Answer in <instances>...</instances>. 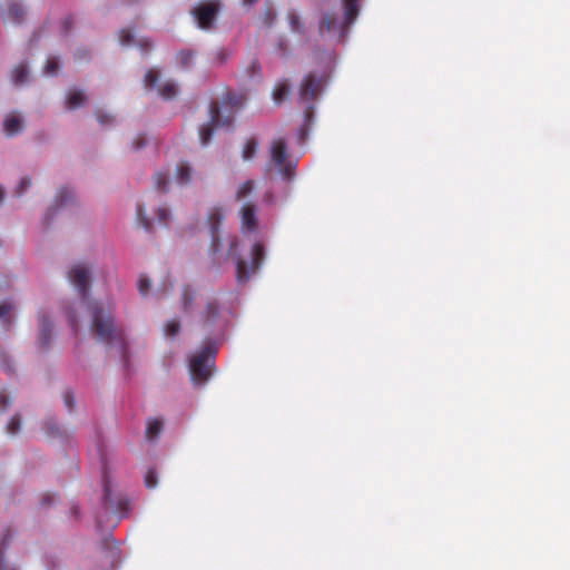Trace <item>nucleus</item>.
<instances>
[{"mask_svg":"<svg viewBox=\"0 0 570 570\" xmlns=\"http://www.w3.org/2000/svg\"><path fill=\"white\" fill-rule=\"evenodd\" d=\"M327 59H328V62H331V61H332V59H333V55H332L331 52H328V53H327Z\"/></svg>","mask_w":570,"mask_h":570,"instance_id":"5fc2aeb1","label":"nucleus"},{"mask_svg":"<svg viewBox=\"0 0 570 570\" xmlns=\"http://www.w3.org/2000/svg\"><path fill=\"white\" fill-rule=\"evenodd\" d=\"M66 315L68 317V321L71 325V327L76 331L78 327V316L73 309L67 311Z\"/></svg>","mask_w":570,"mask_h":570,"instance_id":"49530a36","label":"nucleus"},{"mask_svg":"<svg viewBox=\"0 0 570 570\" xmlns=\"http://www.w3.org/2000/svg\"><path fill=\"white\" fill-rule=\"evenodd\" d=\"M91 278L92 267L85 262H77L67 271V279L77 292L80 304L87 306L91 334L110 351H115L127 365L128 346L125 330L115 322L114 312L108 302L90 297Z\"/></svg>","mask_w":570,"mask_h":570,"instance_id":"f03ea898","label":"nucleus"},{"mask_svg":"<svg viewBox=\"0 0 570 570\" xmlns=\"http://www.w3.org/2000/svg\"><path fill=\"white\" fill-rule=\"evenodd\" d=\"M88 101L85 90L78 87H71L67 90L65 97V106L68 110H76L83 107Z\"/></svg>","mask_w":570,"mask_h":570,"instance_id":"dca6fc26","label":"nucleus"},{"mask_svg":"<svg viewBox=\"0 0 570 570\" xmlns=\"http://www.w3.org/2000/svg\"><path fill=\"white\" fill-rule=\"evenodd\" d=\"M196 292L190 286H185L181 291V308L185 313L193 311Z\"/></svg>","mask_w":570,"mask_h":570,"instance_id":"b1692460","label":"nucleus"},{"mask_svg":"<svg viewBox=\"0 0 570 570\" xmlns=\"http://www.w3.org/2000/svg\"><path fill=\"white\" fill-rule=\"evenodd\" d=\"M257 148H258V142L254 138L248 139L243 146V150H242L243 160H245V161L252 160L257 153Z\"/></svg>","mask_w":570,"mask_h":570,"instance_id":"7c9ffc66","label":"nucleus"},{"mask_svg":"<svg viewBox=\"0 0 570 570\" xmlns=\"http://www.w3.org/2000/svg\"><path fill=\"white\" fill-rule=\"evenodd\" d=\"M6 196L4 188L0 185V205L3 203Z\"/></svg>","mask_w":570,"mask_h":570,"instance_id":"3c124183","label":"nucleus"},{"mask_svg":"<svg viewBox=\"0 0 570 570\" xmlns=\"http://www.w3.org/2000/svg\"><path fill=\"white\" fill-rule=\"evenodd\" d=\"M0 9L3 22L13 26L22 24L28 16V9L21 0H4Z\"/></svg>","mask_w":570,"mask_h":570,"instance_id":"9b49d317","label":"nucleus"},{"mask_svg":"<svg viewBox=\"0 0 570 570\" xmlns=\"http://www.w3.org/2000/svg\"><path fill=\"white\" fill-rule=\"evenodd\" d=\"M102 504L106 512L124 517L128 510V502L122 495L114 492L111 480L105 468L102 471Z\"/></svg>","mask_w":570,"mask_h":570,"instance_id":"1a4fd4ad","label":"nucleus"},{"mask_svg":"<svg viewBox=\"0 0 570 570\" xmlns=\"http://www.w3.org/2000/svg\"><path fill=\"white\" fill-rule=\"evenodd\" d=\"M32 186V178L29 175H23L19 178L14 189L13 195L17 197H22Z\"/></svg>","mask_w":570,"mask_h":570,"instance_id":"cd10ccee","label":"nucleus"},{"mask_svg":"<svg viewBox=\"0 0 570 570\" xmlns=\"http://www.w3.org/2000/svg\"><path fill=\"white\" fill-rule=\"evenodd\" d=\"M196 57V52L191 49L180 50L176 56L177 63L185 69H188L193 66Z\"/></svg>","mask_w":570,"mask_h":570,"instance_id":"393cba45","label":"nucleus"},{"mask_svg":"<svg viewBox=\"0 0 570 570\" xmlns=\"http://www.w3.org/2000/svg\"><path fill=\"white\" fill-rule=\"evenodd\" d=\"M220 312L218 303L215 298H208L206 301L205 311L202 313L200 322L207 328L219 324Z\"/></svg>","mask_w":570,"mask_h":570,"instance_id":"2eb2a0df","label":"nucleus"},{"mask_svg":"<svg viewBox=\"0 0 570 570\" xmlns=\"http://www.w3.org/2000/svg\"><path fill=\"white\" fill-rule=\"evenodd\" d=\"M219 11V3L218 2H205L200 3L194 9V17L195 21L197 22V26L200 29L209 30L215 20L216 16Z\"/></svg>","mask_w":570,"mask_h":570,"instance_id":"f8f14e48","label":"nucleus"},{"mask_svg":"<svg viewBox=\"0 0 570 570\" xmlns=\"http://www.w3.org/2000/svg\"><path fill=\"white\" fill-rule=\"evenodd\" d=\"M11 81L16 86H23L30 81V70L26 63H19L13 68Z\"/></svg>","mask_w":570,"mask_h":570,"instance_id":"6ab92c4d","label":"nucleus"},{"mask_svg":"<svg viewBox=\"0 0 570 570\" xmlns=\"http://www.w3.org/2000/svg\"><path fill=\"white\" fill-rule=\"evenodd\" d=\"M145 88L155 91L157 96L166 100L176 98L179 94V85L164 75L160 69L150 68L144 78Z\"/></svg>","mask_w":570,"mask_h":570,"instance_id":"0eeeda50","label":"nucleus"},{"mask_svg":"<svg viewBox=\"0 0 570 570\" xmlns=\"http://www.w3.org/2000/svg\"><path fill=\"white\" fill-rule=\"evenodd\" d=\"M53 499H55V498H53L52 495H46V497L43 498L42 503H43V504H49V503H51V502L53 501Z\"/></svg>","mask_w":570,"mask_h":570,"instance_id":"603ef678","label":"nucleus"},{"mask_svg":"<svg viewBox=\"0 0 570 570\" xmlns=\"http://www.w3.org/2000/svg\"><path fill=\"white\" fill-rule=\"evenodd\" d=\"M38 345L48 348L53 338V322L49 311L40 308L38 312Z\"/></svg>","mask_w":570,"mask_h":570,"instance_id":"ddd939ff","label":"nucleus"},{"mask_svg":"<svg viewBox=\"0 0 570 570\" xmlns=\"http://www.w3.org/2000/svg\"><path fill=\"white\" fill-rule=\"evenodd\" d=\"M163 431V423L157 419H150L147 423L146 438L148 441L154 442L158 439Z\"/></svg>","mask_w":570,"mask_h":570,"instance_id":"a878e982","label":"nucleus"},{"mask_svg":"<svg viewBox=\"0 0 570 570\" xmlns=\"http://www.w3.org/2000/svg\"><path fill=\"white\" fill-rule=\"evenodd\" d=\"M277 47H278V51L282 56L286 55L287 45L284 39H279Z\"/></svg>","mask_w":570,"mask_h":570,"instance_id":"09e8293b","label":"nucleus"},{"mask_svg":"<svg viewBox=\"0 0 570 570\" xmlns=\"http://www.w3.org/2000/svg\"><path fill=\"white\" fill-rule=\"evenodd\" d=\"M254 186L253 180H246L236 189V199L243 203L238 212L242 237L233 236L222 240L218 236V224L223 215L219 210H213L209 214L210 253L215 262H219L220 258H230L234 262L239 285L246 284L257 273L266 257L257 207L249 200Z\"/></svg>","mask_w":570,"mask_h":570,"instance_id":"f257e3e1","label":"nucleus"},{"mask_svg":"<svg viewBox=\"0 0 570 570\" xmlns=\"http://www.w3.org/2000/svg\"><path fill=\"white\" fill-rule=\"evenodd\" d=\"M119 42L121 46H138L144 51L151 47V43L148 39H137L136 35L130 29H122L119 32Z\"/></svg>","mask_w":570,"mask_h":570,"instance_id":"a211bd4d","label":"nucleus"},{"mask_svg":"<svg viewBox=\"0 0 570 570\" xmlns=\"http://www.w3.org/2000/svg\"><path fill=\"white\" fill-rule=\"evenodd\" d=\"M325 73L309 72L304 77L298 89L299 104L304 108V122L298 129V140L303 142L309 132L314 120V101L317 100L325 87Z\"/></svg>","mask_w":570,"mask_h":570,"instance_id":"20e7f679","label":"nucleus"},{"mask_svg":"<svg viewBox=\"0 0 570 570\" xmlns=\"http://www.w3.org/2000/svg\"><path fill=\"white\" fill-rule=\"evenodd\" d=\"M136 217L138 224L147 232L151 233L154 229V220L148 217L147 210L142 204H137Z\"/></svg>","mask_w":570,"mask_h":570,"instance_id":"412c9836","label":"nucleus"},{"mask_svg":"<svg viewBox=\"0 0 570 570\" xmlns=\"http://www.w3.org/2000/svg\"><path fill=\"white\" fill-rule=\"evenodd\" d=\"M180 332V323L177 320H170L164 325V333L169 338H175Z\"/></svg>","mask_w":570,"mask_h":570,"instance_id":"f704fd0d","label":"nucleus"},{"mask_svg":"<svg viewBox=\"0 0 570 570\" xmlns=\"http://www.w3.org/2000/svg\"><path fill=\"white\" fill-rule=\"evenodd\" d=\"M244 78L253 83L261 80V66L256 59H252L244 69Z\"/></svg>","mask_w":570,"mask_h":570,"instance_id":"4be33fe9","label":"nucleus"},{"mask_svg":"<svg viewBox=\"0 0 570 570\" xmlns=\"http://www.w3.org/2000/svg\"><path fill=\"white\" fill-rule=\"evenodd\" d=\"M95 115H96L98 122L104 126L112 124V121L115 119V117L111 112L106 111L104 109H97Z\"/></svg>","mask_w":570,"mask_h":570,"instance_id":"4c0bfd02","label":"nucleus"},{"mask_svg":"<svg viewBox=\"0 0 570 570\" xmlns=\"http://www.w3.org/2000/svg\"><path fill=\"white\" fill-rule=\"evenodd\" d=\"M155 186L158 190L165 191L168 188V176L165 173H156L154 176Z\"/></svg>","mask_w":570,"mask_h":570,"instance_id":"e433bc0d","label":"nucleus"},{"mask_svg":"<svg viewBox=\"0 0 570 570\" xmlns=\"http://www.w3.org/2000/svg\"><path fill=\"white\" fill-rule=\"evenodd\" d=\"M9 543V534H4L0 540V570H18L14 564L4 559V550Z\"/></svg>","mask_w":570,"mask_h":570,"instance_id":"c756f323","label":"nucleus"},{"mask_svg":"<svg viewBox=\"0 0 570 570\" xmlns=\"http://www.w3.org/2000/svg\"><path fill=\"white\" fill-rule=\"evenodd\" d=\"M137 291L144 299H150L154 296L151 279L140 274L137 278Z\"/></svg>","mask_w":570,"mask_h":570,"instance_id":"aec40b11","label":"nucleus"},{"mask_svg":"<svg viewBox=\"0 0 570 570\" xmlns=\"http://www.w3.org/2000/svg\"><path fill=\"white\" fill-rule=\"evenodd\" d=\"M229 53L225 49H218L213 56V63L223 65L227 61Z\"/></svg>","mask_w":570,"mask_h":570,"instance_id":"a19ab883","label":"nucleus"},{"mask_svg":"<svg viewBox=\"0 0 570 570\" xmlns=\"http://www.w3.org/2000/svg\"><path fill=\"white\" fill-rule=\"evenodd\" d=\"M271 159L278 173L285 178H292L295 163L287 160V146L283 138L274 140L271 145Z\"/></svg>","mask_w":570,"mask_h":570,"instance_id":"9d476101","label":"nucleus"},{"mask_svg":"<svg viewBox=\"0 0 570 570\" xmlns=\"http://www.w3.org/2000/svg\"><path fill=\"white\" fill-rule=\"evenodd\" d=\"M42 429L49 436H59L61 433L57 420L52 416L46 417L43 420Z\"/></svg>","mask_w":570,"mask_h":570,"instance_id":"72a5a7b5","label":"nucleus"},{"mask_svg":"<svg viewBox=\"0 0 570 570\" xmlns=\"http://www.w3.org/2000/svg\"><path fill=\"white\" fill-rule=\"evenodd\" d=\"M156 220L159 226L168 227L171 220V214L167 206H159L155 210Z\"/></svg>","mask_w":570,"mask_h":570,"instance_id":"473e14b6","label":"nucleus"},{"mask_svg":"<svg viewBox=\"0 0 570 570\" xmlns=\"http://www.w3.org/2000/svg\"><path fill=\"white\" fill-rule=\"evenodd\" d=\"M289 92V86L286 80H281L276 83L273 90V100L275 104H282Z\"/></svg>","mask_w":570,"mask_h":570,"instance_id":"bb28decb","label":"nucleus"},{"mask_svg":"<svg viewBox=\"0 0 570 570\" xmlns=\"http://www.w3.org/2000/svg\"><path fill=\"white\" fill-rule=\"evenodd\" d=\"M0 366L7 373H12L13 372L12 360H11V357L8 354L1 353V355H0Z\"/></svg>","mask_w":570,"mask_h":570,"instance_id":"79ce46f5","label":"nucleus"},{"mask_svg":"<svg viewBox=\"0 0 570 570\" xmlns=\"http://www.w3.org/2000/svg\"><path fill=\"white\" fill-rule=\"evenodd\" d=\"M264 202L266 204H273V195L271 193H266L264 196Z\"/></svg>","mask_w":570,"mask_h":570,"instance_id":"8fccbe9b","label":"nucleus"},{"mask_svg":"<svg viewBox=\"0 0 570 570\" xmlns=\"http://www.w3.org/2000/svg\"><path fill=\"white\" fill-rule=\"evenodd\" d=\"M76 204L77 193L73 187L69 185H62L58 187L52 202L49 204L43 214L46 224H50L61 209L75 206Z\"/></svg>","mask_w":570,"mask_h":570,"instance_id":"6e6552de","label":"nucleus"},{"mask_svg":"<svg viewBox=\"0 0 570 570\" xmlns=\"http://www.w3.org/2000/svg\"><path fill=\"white\" fill-rule=\"evenodd\" d=\"M145 484L148 489H155L158 484V478L155 470L149 469L145 474Z\"/></svg>","mask_w":570,"mask_h":570,"instance_id":"58836bf2","label":"nucleus"},{"mask_svg":"<svg viewBox=\"0 0 570 570\" xmlns=\"http://www.w3.org/2000/svg\"><path fill=\"white\" fill-rule=\"evenodd\" d=\"M60 69V61L57 57H49L43 66L42 73L47 77H55Z\"/></svg>","mask_w":570,"mask_h":570,"instance_id":"2f4dec72","label":"nucleus"},{"mask_svg":"<svg viewBox=\"0 0 570 570\" xmlns=\"http://www.w3.org/2000/svg\"><path fill=\"white\" fill-rule=\"evenodd\" d=\"M176 181L180 186H186L191 183L193 179V170L191 168L186 165L181 164L176 167V175H175Z\"/></svg>","mask_w":570,"mask_h":570,"instance_id":"5701e85b","label":"nucleus"},{"mask_svg":"<svg viewBox=\"0 0 570 570\" xmlns=\"http://www.w3.org/2000/svg\"><path fill=\"white\" fill-rule=\"evenodd\" d=\"M287 20L292 32L299 35L304 32V24L295 10L287 12Z\"/></svg>","mask_w":570,"mask_h":570,"instance_id":"c85d7f7f","label":"nucleus"},{"mask_svg":"<svg viewBox=\"0 0 570 570\" xmlns=\"http://www.w3.org/2000/svg\"><path fill=\"white\" fill-rule=\"evenodd\" d=\"M16 304L10 299L0 302V327L9 331L14 323Z\"/></svg>","mask_w":570,"mask_h":570,"instance_id":"f3484780","label":"nucleus"},{"mask_svg":"<svg viewBox=\"0 0 570 570\" xmlns=\"http://www.w3.org/2000/svg\"><path fill=\"white\" fill-rule=\"evenodd\" d=\"M256 1H257V0H243V3H244L245 6H248V7H249V6L254 4Z\"/></svg>","mask_w":570,"mask_h":570,"instance_id":"864d4df0","label":"nucleus"},{"mask_svg":"<svg viewBox=\"0 0 570 570\" xmlns=\"http://www.w3.org/2000/svg\"><path fill=\"white\" fill-rule=\"evenodd\" d=\"M275 20V12L272 9H266L263 18V22L266 26H271Z\"/></svg>","mask_w":570,"mask_h":570,"instance_id":"de8ad7c7","label":"nucleus"},{"mask_svg":"<svg viewBox=\"0 0 570 570\" xmlns=\"http://www.w3.org/2000/svg\"><path fill=\"white\" fill-rule=\"evenodd\" d=\"M22 421L20 414H14L9 423L7 424V433L10 435H17L21 431Z\"/></svg>","mask_w":570,"mask_h":570,"instance_id":"c9c22d12","label":"nucleus"},{"mask_svg":"<svg viewBox=\"0 0 570 570\" xmlns=\"http://www.w3.org/2000/svg\"><path fill=\"white\" fill-rule=\"evenodd\" d=\"M216 353V346L208 344L196 350L189 357L188 368L195 386L205 385L213 375Z\"/></svg>","mask_w":570,"mask_h":570,"instance_id":"423d86ee","label":"nucleus"},{"mask_svg":"<svg viewBox=\"0 0 570 570\" xmlns=\"http://www.w3.org/2000/svg\"><path fill=\"white\" fill-rule=\"evenodd\" d=\"M13 402V399L6 391H0V412L6 411Z\"/></svg>","mask_w":570,"mask_h":570,"instance_id":"37998d69","label":"nucleus"},{"mask_svg":"<svg viewBox=\"0 0 570 570\" xmlns=\"http://www.w3.org/2000/svg\"><path fill=\"white\" fill-rule=\"evenodd\" d=\"M107 544H108L109 554H110V559H111L110 562L115 563L119 558V549L115 542L107 543Z\"/></svg>","mask_w":570,"mask_h":570,"instance_id":"a18cd8bd","label":"nucleus"},{"mask_svg":"<svg viewBox=\"0 0 570 570\" xmlns=\"http://www.w3.org/2000/svg\"><path fill=\"white\" fill-rule=\"evenodd\" d=\"M148 144V138L144 134L137 135L132 140V148L139 150Z\"/></svg>","mask_w":570,"mask_h":570,"instance_id":"c03bdc74","label":"nucleus"},{"mask_svg":"<svg viewBox=\"0 0 570 570\" xmlns=\"http://www.w3.org/2000/svg\"><path fill=\"white\" fill-rule=\"evenodd\" d=\"M244 96L238 94H229L224 101L222 108L217 104L209 106V119L206 124L199 127V142L202 146H207L213 132L218 127L229 128L234 120V111L243 106Z\"/></svg>","mask_w":570,"mask_h":570,"instance_id":"39448f33","label":"nucleus"},{"mask_svg":"<svg viewBox=\"0 0 570 570\" xmlns=\"http://www.w3.org/2000/svg\"><path fill=\"white\" fill-rule=\"evenodd\" d=\"M343 14L325 13L320 21V33L323 38L340 42L345 39L348 28L356 21L361 11V0H341Z\"/></svg>","mask_w":570,"mask_h":570,"instance_id":"7ed1b4c3","label":"nucleus"},{"mask_svg":"<svg viewBox=\"0 0 570 570\" xmlns=\"http://www.w3.org/2000/svg\"><path fill=\"white\" fill-rule=\"evenodd\" d=\"M2 128L7 137L19 135L23 129L22 115L18 111H10L4 116Z\"/></svg>","mask_w":570,"mask_h":570,"instance_id":"4468645a","label":"nucleus"},{"mask_svg":"<svg viewBox=\"0 0 570 570\" xmlns=\"http://www.w3.org/2000/svg\"><path fill=\"white\" fill-rule=\"evenodd\" d=\"M65 406L69 412H72L76 406V396L72 391H66L62 395Z\"/></svg>","mask_w":570,"mask_h":570,"instance_id":"ea45409f","label":"nucleus"}]
</instances>
